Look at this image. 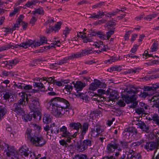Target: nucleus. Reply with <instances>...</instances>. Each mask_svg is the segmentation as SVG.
Wrapping results in <instances>:
<instances>
[{
  "mask_svg": "<svg viewBox=\"0 0 159 159\" xmlns=\"http://www.w3.org/2000/svg\"><path fill=\"white\" fill-rule=\"evenodd\" d=\"M50 130L51 133L52 134H57L59 133V129L57 126L52 128Z\"/></svg>",
  "mask_w": 159,
  "mask_h": 159,
  "instance_id": "5fc2aeb1",
  "label": "nucleus"
},
{
  "mask_svg": "<svg viewBox=\"0 0 159 159\" xmlns=\"http://www.w3.org/2000/svg\"><path fill=\"white\" fill-rule=\"evenodd\" d=\"M93 143L91 138L84 139L80 143H77L76 148L78 151L83 152L86 150L88 147L91 146Z\"/></svg>",
  "mask_w": 159,
  "mask_h": 159,
  "instance_id": "39448f33",
  "label": "nucleus"
},
{
  "mask_svg": "<svg viewBox=\"0 0 159 159\" xmlns=\"http://www.w3.org/2000/svg\"><path fill=\"white\" fill-rule=\"evenodd\" d=\"M143 58L146 59L149 57H153V55L152 54L148 53V52L147 50L145 51L143 55Z\"/></svg>",
  "mask_w": 159,
  "mask_h": 159,
  "instance_id": "052dcab7",
  "label": "nucleus"
},
{
  "mask_svg": "<svg viewBox=\"0 0 159 159\" xmlns=\"http://www.w3.org/2000/svg\"><path fill=\"white\" fill-rule=\"evenodd\" d=\"M47 40L46 38L44 37H43L40 38V41H37L36 42L35 46L39 47L41 45L45 43H47Z\"/></svg>",
  "mask_w": 159,
  "mask_h": 159,
  "instance_id": "cd10ccee",
  "label": "nucleus"
},
{
  "mask_svg": "<svg viewBox=\"0 0 159 159\" xmlns=\"http://www.w3.org/2000/svg\"><path fill=\"white\" fill-rule=\"evenodd\" d=\"M114 29H112L109 30L108 32H107L106 34V37L107 38V39H108L114 33Z\"/></svg>",
  "mask_w": 159,
  "mask_h": 159,
  "instance_id": "09e8293b",
  "label": "nucleus"
},
{
  "mask_svg": "<svg viewBox=\"0 0 159 159\" xmlns=\"http://www.w3.org/2000/svg\"><path fill=\"white\" fill-rule=\"evenodd\" d=\"M82 125V127L80 128L81 129L80 131L86 133L88 130L89 124L87 122H84Z\"/></svg>",
  "mask_w": 159,
  "mask_h": 159,
  "instance_id": "c9c22d12",
  "label": "nucleus"
},
{
  "mask_svg": "<svg viewBox=\"0 0 159 159\" xmlns=\"http://www.w3.org/2000/svg\"><path fill=\"white\" fill-rule=\"evenodd\" d=\"M70 31V29L67 27H66L63 31V34L64 35V36H63V37L66 38L67 36L69 34Z\"/></svg>",
  "mask_w": 159,
  "mask_h": 159,
  "instance_id": "13d9d810",
  "label": "nucleus"
},
{
  "mask_svg": "<svg viewBox=\"0 0 159 159\" xmlns=\"http://www.w3.org/2000/svg\"><path fill=\"white\" fill-rule=\"evenodd\" d=\"M144 141L143 140H140L139 141H137V142L133 143L131 144V145L134 147L138 146L144 143Z\"/></svg>",
  "mask_w": 159,
  "mask_h": 159,
  "instance_id": "e2e57ef3",
  "label": "nucleus"
},
{
  "mask_svg": "<svg viewBox=\"0 0 159 159\" xmlns=\"http://www.w3.org/2000/svg\"><path fill=\"white\" fill-rule=\"evenodd\" d=\"M56 38H54L53 41L48 46V49H51L52 48H56V46L59 47L61 43L60 41L56 40Z\"/></svg>",
  "mask_w": 159,
  "mask_h": 159,
  "instance_id": "393cba45",
  "label": "nucleus"
},
{
  "mask_svg": "<svg viewBox=\"0 0 159 159\" xmlns=\"http://www.w3.org/2000/svg\"><path fill=\"white\" fill-rule=\"evenodd\" d=\"M23 84L20 83H18L17 84L15 83L12 86V89L13 90L15 89H23Z\"/></svg>",
  "mask_w": 159,
  "mask_h": 159,
  "instance_id": "4c0bfd02",
  "label": "nucleus"
},
{
  "mask_svg": "<svg viewBox=\"0 0 159 159\" xmlns=\"http://www.w3.org/2000/svg\"><path fill=\"white\" fill-rule=\"evenodd\" d=\"M70 60L69 56L63 58L62 59L60 60L57 62L55 63L54 64H57L58 65H61L62 64L68 63L69 61Z\"/></svg>",
  "mask_w": 159,
  "mask_h": 159,
  "instance_id": "412c9836",
  "label": "nucleus"
},
{
  "mask_svg": "<svg viewBox=\"0 0 159 159\" xmlns=\"http://www.w3.org/2000/svg\"><path fill=\"white\" fill-rule=\"evenodd\" d=\"M28 106L30 111L33 112L32 116L36 118L37 116L40 118L41 116V108L39 99L36 98H32L29 101Z\"/></svg>",
  "mask_w": 159,
  "mask_h": 159,
  "instance_id": "20e7f679",
  "label": "nucleus"
},
{
  "mask_svg": "<svg viewBox=\"0 0 159 159\" xmlns=\"http://www.w3.org/2000/svg\"><path fill=\"white\" fill-rule=\"evenodd\" d=\"M159 147V142H148L144 145V148L147 151H152L155 149H157Z\"/></svg>",
  "mask_w": 159,
  "mask_h": 159,
  "instance_id": "9d476101",
  "label": "nucleus"
},
{
  "mask_svg": "<svg viewBox=\"0 0 159 159\" xmlns=\"http://www.w3.org/2000/svg\"><path fill=\"white\" fill-rule=\"evenodd\" d=\"M23 89L26 92H30L31 90L34 93H36L37 92L36 90L32 89L33 87L30 84L25 85L23 84Z\"/></svg>",
  "mask_w": 159,
  "mask_h": 159,
  "instance_id": "5701e85b",
  "label": "nucleus"
},
{
  "mask_svg": "<svg viewBox=\"0 0 159 159\" xmlns=\"http://www.w3.org/2000/svg\"><path fill=\"white\" fill-rule=\"evenodd\" d=\"M150 94L148 92H141L139 94V96L141 98L145 99L146 97H149Z\"/></svg>",
  "mask_w": 159,
  "mask_h": 159,
  "instance_id": "79ce46f5",
  "label": "nucleus"
},
{
  "mask_svg": "<svg viewBox=\"0 0 159 159\" xmlns=\"http://www.w3.org/2000/svg\"><path fill=\"white\" fill-rule=\"evenodd\" d=\"M43 122L47 124L49 123L51 121V119L49 116L47 114H45L43 118Z\"/></svg>",
  "mask_w": 159,
  "mask_h": 159,
  "instance_id": "a19ab883",
  "label": "nucleus"
},
{
  "mask_svg": "<svg viewBox=\"0 0 159 159\" xmlns=\"http://www.w3.org/2000/svg\"><path fill=\"white\" fill-rule=\"evenodd\" d=\"M62 24L61 22H58L55 24L53 26H49L48 28L47 27L45 32L46 33L50 34L51 32H54L56 33L58 32L59 30L61 29V26Z\"/></svg>",
  "mask_w": 159,
  "mask_h": 159,
  "instance_id": "ddd939ff",
  "label": "nucleus"
},
{
  "mask_svg": "<svg viewBox=\"0 0 159 159\" xmlns=\"http://www.w3.org/2000/svg\"><path fill=\"white\" fill-rule=\"evenodd\" d=\"M151 102L153 104L152 107L158 108L159 114V94H156L153 96L151 100Z\"/></svg>",
  "mask_w": 159,
  "mask_h": 159,
  "instance_id": "2eb2a0df",
  "label": "nucleus"
},
{
  "mask_svg": "<svg viewBox=\"0 0 159 159\" xmlns=\"http://www.w3.org/2000/svg\"><path fill=\"white\" fill-rule=\"evenodd\" d=\"M7 110L5 107L0 108V121L3 118L7 112Z\"/></svg>",
  "mask_w": 159,
  "mask_h": 159,
  "instance_id": "f704fd0d",
  "label": "nucleus"
},
{
  "mask_svg": "<svg viewBox=\"0 0 159 159\" xmlns=\"http://www.w3.org/2000/svg\"><path fill=\"white\" fill-rule=\"evenodd\" d=\"M64 88V89L66 91L67 93H70L73 89V87L71 84H67L65 85Z\"/></svg>",
  "mask_w": 159,
  "mask_h": 159,
  "instance_id": "37998d69",
  "label": "nucleus"
},
{
  "mask_svg": "<svg viewBox=\"0 0 159 159\" xmlns=\"http://www.w3.org/2000/svg\"><path fill=\"white\" fill-rule=\"evenodd\" d=\"M152 88V90H155L159 88V83H156L155 84H154L152 85L151 86Z\"/></svg>",
  "mask_w": 159,
  "mask_h": 159,
  "instance_id": "774afa93",
  "label": "nucleus"
},
{
  "mask_svg": "<svg viewBox=\"0 0 159 159\" xmlns=\"http://www.w3.org/2000/svg\"><path fill=\"white\" fill-rule=\"evenodd\" d=\"M119 59V57L113 56L111 57L109 59L105 61V63H107V62H108L109 63H111L112 62L117 61Z\"/></svg>",
  "mask_w": 159,
  "mask_h": 159,
  "instance_id": "58836bf2",
  "label": "nucleus"
},
{
  "mask_svg": "<svg viewBox=\"0 0 159 159\" xmlns=\"http://www.w3.org/2000/svg\"><path fill=\"white\" fill-rule=\"evenodd\" d=\"M30 157L29 159H38L41 157V154H38L37 155L36 152H32L30 151Z\"/></svg>",
  "mask_w": 159,
  "mask_h": 159,
  "instance_id": "c85d7f7f",
  "label": "nucleus"
},
{
  "mask_svg": "<svg viewBox=\"0 0 159 159\" xmlns=\"http://www.w3.org/2000/svg\"><path fill=\"white\" fill-rule=\"evenodd\" d=\"M74 159H88L87 156L84 154L76 155L75 156Z\"/></svg>",
  "mask_w": 159,
  "mask_h": 159,
  "instance_id": "3c124183",
  "label": "nucleus"
},
{
  "mask_svg": "<svg viewBox=\"0 0 159 159\" xmlns=\"http://www.w3.org/2000/svg\"><path fill=\"white\" fill-rule=\"evenodd\" d=\"M106 86V84L100 80H96L94 83H92L89 87V89L94 91L98 88H104Z\"/></svg>",
  "mask_w": 159,
  "mask_h": 159,
  "instance_id": "9b49d317",
  "label": "nucleus"
},
{
  "mask_svg": "<svg viewBox=\"0 0 159 159\" xmlns=\"http://www.w3.org/2000/svg\"><path fill=\"white\" fill-rule=\"evenodd\" d=\"M77 96H78L80 98L82 99L83 100H85L86 102H88L89 101V98L87 96L84 94L82 93H78L77 94Z\"/></svg>",
  "mask_w": 159,
  "mask_h": 159,
  "instance_id": "c756f323",
  "label": "nucleus"
},
{
  "mask_svg": "<svg viewBox=\"0 0 159 159\" xmlns=\"http://www.w3.org/2000/svg\"><path fill=\"white\" fill-rule=\"evenodd\" d=\"M94 15V16L95 19H99L101 18L102 16H104V13L103 12H101L100 11H98L97 13L96 14L95 13H93Z\"/></svg>",
  "mask_w": 159,
  "mask_h": 159,
  "instance_id": "a18cd8bd",
  "label": "nucleus"
},
{
  "mask_svg": "<svg viewBox=\"0 0 159 159\" xmlns=\"http://www.w3.org/2000/svg\"><path fill=\"white\" fill-rule=\"evenodd\" d=\"M94 46L99 49L98 50H96V53L98 54L103 52H106L109 49L108 46L105 45L102 41H98L97 42Z\"/></svg>",
  "mask_w": 159,
  "mask_h": 159,
  "instance_id": "f8f14e48",
  "label": "nucleus"
},
{
  "mask_svg": "<svg viewBox=\"0 0 159 159\" xmlns=\"http://www.w3.org/2000/svg\"><path fill=\"white\" fill-rule=\"evenodd\" d=\"M69 56L70 60L74 59V58L83 57L81 51L75 53H72L71 55Z\"/></svg>",
  "mask_w": 159,
  "mask_h": 159,
  "instance_id": "473e14b6",
  "label": "nucleus"
},
{
  "mask_svg": "<svg viewBox=\"0 0 159 159\" xmlns=\"http://www.w3.org/2000/svg\"><path fill=\"white\" fill-rule=\"evenodd\" d=\"M158 43L157 41H154L152 45L151 49L152 52L156 51L158 49Z\"/></svg>",
  "mask_w": 159,
  "mask_h": 159,
  "instance_id": "de8ad7c7",
  "label": "nucleus"
},
{
  "mask_svg": "<svg viewBox=\"0 0 159 159\" xmlns=\"http://www.w3.org/2000/svg\"><path fill=\"white\" fill-rule=\"evenodd\" d=\"M121 147L123 149H126L129 147V144L130 143L129 141H127L126 139H123L119 142Z\"/></svg>",
  "mask_w": 159,
  "mask_h": 159,
  "instance_id": "b1692460",
  "label": "nucleus"
},
{
  "mask_svg": "<svg viewBox=\"0 0 159 159\" xmlns=\"http://www.w3.org/2000/svg\"><path fill=\"white\" fill-rule=\"evenodd\" d=\"M33 114V113L32 114H31V116L30 115L26 114L24 116V119L26 121H30L32 119V118L33 117L32 116V115Z\"/></svg>",
  "mask_w": 159,
  "mask_h": 159,
  "instance_id": "680f3d73",
  "label": "nucleus"
},
{
  "mask_svg": "<svg viewBox=\"0 0 159 159\" xmlns=\"http://www.w3.org/2000/svg\"><path fill=\"white\" fill-rule=\"evenodd\" d=\"M20 10V8L19 7H17L14 8L13 11H12L10 13L9 16L11 17L14 16Z\"/></svg>",
  "mask_w": 159,
  "mask_h": 159,
  "instance_id": "8fccbe9b",
  "label": "nucleus"
},
{
  "mask_svg": "<svg viewBox=\"0 0 159 159\" xmlns=\"http://www.w3.org/2000/svg\"><path fill=\"white\" fill-rule=\"evenodd\" d=\"M39 82H34L33 85L34 88H38L39 89H42L44 87V85L43 83L41 82L40 80H39Z\"/></svg>",
  "mask_w": 159,
  "mask_h": 159,
  "instance_id": "e433bc0d",
  "label": "nucleus"
},
{
  "mask_svg": "<svg viewBox=\"0 0 159 159\" xmlns=\"http://www.w3.org/2000/svg\"><path fill=\"white\" fill-rule=\"evenodd\" d=\"M127 129L125 128L123 131L122 134L124 138L126 139H129L131 135L128 131H127Z\"/></svg>",
  "mask_w": 159,
  "mask_h": 159,
  "instance_id": "49530a36",
  "label": "nucleus"
},
{
  "mask_svg": "<svg viewBox=\"0 0 159 159\" xmlns=\"http://www.w3.org/2000/svg\"><path fill=\"white\" fill-rule=\"evenodd\" d=\"M3 94V98L5 100L9 99L11 96V93L8 92H4Z\"/></svg>",
  "mask_w": 159,
  "mask_h": 159,
  "instance_id": "0e129e2a",
  "label": "nucleus"
},
{
  "mask_svg": "<svg viewBox=\"0 0 159 159\" xmlns=\"http://www.w3.org/2000/svg\"><path fill=\"white\" fill-rule=\"evenodd\" d=\"M72 83L74 84V87L77 92V94L79 93V91L82 90L83 88L86 86L85 83L82 82L81 81H77L75 83L72 82Z\"/></svg>",
  "mask_w": 159,
  "mask_h": 159,
  "instance_id": "4468645a",
  "label": "nucleus"
},
{
  "mask_svg": "<svg viewBox=\"0 0 159 159\" xmlns=\"http://www.w3.org/2000/svg\"><path fill=\"white\" fill-rule=\"evenodd\" d=\"M105 129V127L104 126L97 123L94 125V128H91V135L93 136H96L103 133H106L104 132Z\"/></svg>",
  "mask_w": 159,
  "mask_h": 159,
  "instance_id": "6e6552de",
  "label": "nucleus"
},
{
  "mask_svg": "<svg viewBox=\"0 0 159 159\" xmlns=\"http://www.w3.org/2000/svg\"><path fill=\"white\" fill-rule=\"evenodd\" d=\"M32 129L27 128L25 133V137L36 147H42L46 143V140L42 135L35 134Z\"/></svg>",
  "mask_w": 159,
  "mask_h": 159,
  "instance_id": "f03ea898",
  "label": "nucleus"
},
{
  "mask_svg": "<svg viewBox=\"0 0 159 159\" xmlns=\"http://www.w3.org/2000/svg\"><path fill=\"white\" fill-rule=\"evenodd\" d=\"M54 76H52L49 78L43 77V80H46L48 84H53L55 80L54 79Z\"/></svg>",
  "mask_w": 159,
  "mask_h": 159,
  "instance_id": "c03bdc74",
  "label": "nucleus"
},
{
  "mask_svg": "<svg viewBox=\"0 0 159 159\" xmlns=\"http://www.w3.org/2000/svg\"><path fill=\"white\" fill-rule=\"evenodd\" d=\"M13 46L11 44H7L0 47V52L12 48Z\"/></svg>",
  "mask_w": 159,
  "mask_h": 159,
  "instance_id": "ea45409f",
  "label": "nucleus"
},
{
  "mask_svg": "<svg viewBox=\"0 0 159 159\" xmlns=\"http://www.w3.org/2000/svg\"><path fill=\"white\" fill-rule=\"evenodd\" d=\"M96 34L97 36L100 39L102 40L105 39H106V35L102 32L98 31L96 33Z\"/></svg>",
  "mask_w": 159,
  "mask_h": 159,
  "instance_id": "864d4df0",
  "label": "nucleus"
},
{
  "mask_svg": "<svg viewBox=\"0 0 159 159\" xmlns=\"http://www.w3.org/2000/svg\"><path fill=\"white\" fill-rule=\"evenodd\" d=\"M50 104L49 110L51 113L57 117H61L64 114H69V102L63 98L56 97L52 98Z\"/></svg>",
  "mask_w": 159,
  "mask_h": 159,
  "instance_id": "f257e3e1",
  "label": "nucleus"
},
{
  "mask_svg": "<svg viewBox=\"0 0 159 159\" xmlns=\"http://www.w3.org/2000/svg\"><path fill=\"white\" fill-rule=\"evenodd\" d=\"M120 11V10L117 9H116L115 11H113L111 12H110L107 13L106 14H104V16H105L107 17H111L112 16H114L116 15V14L117 13H118V12Z\"/></svg>",
  "mask_w": 159,
  "mask_h": 159,
  "instance_id": "2f4dec72",
  "label": "nucleus"
},
{
  "mask_svg": "<svg viewBox=\"0 0 159 159\" xmlns=\"http://www.w3.org/2000/svg\"><path fill=\"white\" fill-rule=\"evenodd\" d=\"M118 93L115 90H112L110 93L109 97V99L111 101L115 100L117 98Z\"/></svg>",
  "mask_w": 159,
  "mask_h": 159,
  "instance_id": "bb28decb",
  "label": "nucleus"
},
{
  "mask_svg": "<svg viewBox=\"0 0 159 159\" xmlns=\"http://www.w3.org/2000/svg\"><path fill=\"white\" fill-rule=\"evenodd\" d=\"M107 135V133H103L97 136L98 137V141H100L102 143H103L104 140H105V142L106 141V138Z\"/></svg>",
  "mask_w": 159,
  "mask_h": 159,
  "instance_id": "4be33fe9",
  "label": "nucleus"
},
{
  "mask_svg": "<svg viewBox=\"0 0 159 159\" xmlns=\"http://www.w3.org/2000/svg\"><path fill=\"white\" fill-rule=\"evenodd\" d=\"M126 128L127 129V131H128L131 134V136H133V135H136L138 133L137 129L134 127H129Z\"/></svg>",
  "mask_w": 159,
  "mask_h": 159,
  "instance_id": "a878e982",
  "label": "nucleus"
},
{
  "mask_svg": "<svg viewBox=\"0 0 159 159\" xmlns=\"http://www.w3.org/2000/svg\"><path fill=\"white\" fill-rule=\"evenodd\" d=\"M36 42L34 41L31 39H29L26 40L25 42L22 43V47L25 49L28 48V47H31V48H36L37 46H35Z\"/></svg>",
  "mask_w": 159,
  "mask_h": 159,
  "instance_id": "dca6fc26",
  "label": "nucleus"
},
{
  "mask_svg": "<svg viewBox=\"0 0 159 159\" xmlns=\"http://www.w3.org/2000/svg\"><path fill=\"white\" fill-rule=\"evenodd\" d=\"M82 56L89 55L92 53H96V50H93L92 48H87L81 51Z\"/></svg>",
  "mask_w": 159,
  "mask_h": 159,
  "instance_id": "aec40b11",
  "label": "nucleus"
},
{
  "mask_svg": "<svg viewBox=\"0 0 159 159\" xmlns=\"http://www.w3.org/2000/svg\"><path fill=\"white\" fill-rule=\"evenodd\" d=\"M43 10L42 8H39L37 9L34 11H32V13L35 15L36 14H42L43 12Z\"/></svg>",
  "mask_w": 159,
  "mask_h": 159,
  "instance_id": "603ef678",
  "label": "nucleus"
},
{
  "mask_svg": "<svg viewBox=\"0 0 159 159\" xmlns=\"http://www.w3.org/2000/svg\"><path fill=\"white\" fill-rule=\"evenodd\" d=\"M117 104L120 107H124L125 105V103L124 102V99L123 98L118 100L117 102Z\"/></svg>",
  "mask_w": 159,
  "mask_h": 159,
  "instance_id": "bf43d9fd",
  "label": "nucleus"
},
{
  "mask_svg": "<svg viewBox=\"0 0 159 159\" xmlns=\"http://www.w3.org/2000/svg\"><path fill=\"white\" fill-rule=\"evenodd\" d=\"M138 127L140 128L142 131L146 133H148L149 131V127L148 125H146L142 121H139V122L136 123Z\"/></svg>",
  "mask_w": 159,
  "mask_h": 159,
  "instance_id": "f3484780",
  "label": "nucleus"
},
{
  "mask_svg": "<svg viewBox=\"0 0 159 159\" xmlns=\"http://www.w3.org/2000/svg\"><path fill=\"white\" fill-rule=\"evenodd\" d=\"M3 150H4L5 152H6V154L8 157H10L13 156L16 157L17 155V152L11 146H9L8 144L4 143L2 144Z\"/></svg>",
  "mask_w": 159,
  "mask_h": 159,
  "instance_id": "1a4fd4ad",
  "label": "nucleus"
},
{
  "mask_svg": "<svg viewBox=\"0 0 159 159\" xmlns=\"http://www.w3.org/2000/svg\"><path fill=\"white\" fill-rule=\"evenodd\" d=\"M142 119V117L141 116H137L135 117H134L133 120L134 122V123L137 125V123H136L137 122H139V121H141V120Z\"/></svg>",
  "mask_w": 159,
  "mask_h": 159,
  "instance_id": "338daca9",
  "label": "nucleus"
},
{
  "mask_svg": "<svg viewBox=\"0 0 159 159\" xmlns=\"http://www.w3.org/2000/svg\"><path fill=\"white\" fill-rule=\"evenodd\" d=\"M19 95H21V98H20L19 102L14 103L11 107V110L19 115L23 116L25 114V111L23 109L24 106L28 103V98H25L24 93H19Z\"/></svg>",
  "mask_w": 159,
  "mask_h": 159,
  "instance_id": "7ed1b4c3",
  "label": "nucleus"
},
{
  "mask_svg": "<svg viewBox=\"0 0 159 159\" xmlns=\"http://www.w3.org/2000/svg\"><path fill=\"white\" fill-rule=\"evenodd\" d=\"M59 143L61 145L64 146L65 148H66L68 146V144L66 143V139L65 140L64 139H62L59 141Z\"/></svg>",
  "mask_w": 159,
  "mask_h": 159,
  "instance_id": "69168bd1",
  "label": "nucleus"
},
{
  "mask_svg": "<svg viewBox=\"0 0 159 159\" xmlns=\"http://www.w3.org/2000/svg\"><path fill=\"white\" fill-rule=\"evenodd\" d=\"M136 113L139 115L143 114L145 113V111L143 108L138 107L135 110Z\"/></svg>",
  "mask_w": 159,
  "mask_h": 159,
  "instance_id": "6e6d98bb",
  "label": "nucleus"
},
{
  "mask_svg": "<svg viewBox=\"0 0 159 159\" xmlns=\"http://www.w3.org/2000/svg\"><path fill=\"white\" fill-rule=\"evenodd\" d=\"M18 62V61L17 59H14L13 60L6 61L5 62V64L6 65H9L10 66H13L15 65Z\"/></svg>",
  "mask_w": 159,
  "mask_h": 159,
  "instance_id": "7c9ffc66",
  "label": "nucleus"
},
{
  "mask_svg": "<svg viewBox=\"0 0 159 159\" xmlns=\"http://www.w3.org/2000/svg\"><path fill=\"white\" fill-rule=\"evenodd\" d=\"M59 132L61 133V136L66 138V141L69 143L71 142V139L75 138L78 134L77 132H75L73 134H71L67 131V128L64 125L60 129Z\"/></svg>",
  "mask_w": 159,
  "mask_h": 159,
  "instance_id": "423d86ee",
  "label": "nucleus"
},
{
  "mask_svg": "<svg viewBox=\"0 0 159 159\" xmlns=\"http://www.w3.org/2000/svg\"><path fill=\"white\" fill-rule=\"evenodd\" d=\"M69 127L71 129L78 131L80 128H81L82 125L79 122H71L69 124Z\"/></svg>",
  "mask_w": 159,
  "mask_h": 159,
  "instance_id": "a211bd4d",
  "label": "nucleus"
},
{
  "mask_svg": "<svg viewBox=\"0 0 159 159\" xmlns=\"http://www.w3.org/2000/svg\"><path fill=\"white\" fill-rule=\"evenodd\" d=\"M119 144L117 140L114 139L109 143L106 146V152L110 154L113 153L116 149L119 151H121V149L119 147Z\"/></svg>",
  "mask_w": 159,
  "mask_h": 159,
  "instance_id": "0eeeda50",
  "label": "nucleus"
},
{
  "mask_svg": "<svg viewBox=\"0 0 159 159\" xmlns=\"http://www.w3.org/2000/svg\"><path fill=\"white\" fill-rule=\"evenodd\" d=\"M152 120L155 124L159 126V116L157 114H152Z\"/></svg>",
  "mask_w": 159,
  "mask_h": 159,
  "instance_id": "72a5a7b5",
  "label": "nucleus"
},
{
  "mask_svg": "<svg viewBox=\"0 0 159 159\" xmlns=\"http://www.w3.org/2000/svg\"><path fill=\"white\" fill-rule=\"evenodd\" d=\"M106 24L107 25V27L108 29H109L110 27H112L113 28L116 25V23L111 20L108 21Z\"/></svg>",
  "mask_w": 159,
  "mask_h": 159,
  "instance_id": "4d7b16f0",
  "label": "nucleus"
},
{
  "mask_svg": "<svg viewBox=\"0 0 159 159\" xmlns=\"http://www.w3.org/2000/svg\"><path fill=\"white\" fill-rule=\"evenodd\" d=\"M30 152V151L27 148H25L23 146H22L19 149V153L21 156L28 157Z\"/></svg>",
  "mask_w": 159,
  "mask_h": 159,
  "instance_id": "6ab92c4d",
  "label": "nucleus"
}]
</instances>
